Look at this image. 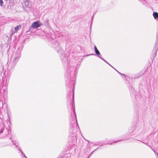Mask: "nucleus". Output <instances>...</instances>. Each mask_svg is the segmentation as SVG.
I'll use <instances>...</instances> for the list:
<instances>
[{
	"instance_id": "11",
	"label": "nucleus",
	"mask_w": 158,
	"mask_h": 158,
	"mask_svg": "<svg viewBox=\"0 0 158 158\" xmlns=\"http://www.w3.org/2000/svg\"><path fill=\"white\" fill-rule=\"evenodd\" d=\"M76 77V74H75V73H74V75H73V78H74V79H75V78Z\"/></svg>"
},
{
	"instance_id": "3",
	"label": "nucleus",
	"mask_w": 158,
	"mask_h": 158,
	"mask_svg": "<svg viewBox=\"0 0 158 158\" xmlns=\"http://www.w3.org/2000/svg\"><path fill=\"white\" fill-rule=\"evenodd\" d=\"M20 28V26H17L15 27V31H12V35H13Z\"/></svg>"
},
{
	"instance_id": "18",
	"label": "nucleus",
	"mask_w": 158,
	"mask_h": 158,
	"mask_svg": "<svg viewBox=\"0 0 158 158\" xmlns=\"http://www.w3.org/2000/svg\"><path fill=\"white\" fill-rule=\"evenodd\" d=\"M122 75H123L125 77H126V75H125L124 74H122Z\"/></svg>"
},
{
	"instance_id": "7",
	"label": "nucleus",
	"mask_w": 158,
	"mask_h": 158,
	"mask_svg": "<svg viewBox=\"0 0 158 158\" xmlns=\"http://www.w3.org/2000/svg\"><path fill=\"white\" fill-rule=\"evenodd\" d=\"M153 15L154 17V18L156 19L157 18H158V13L156 12H154L153 14Z\"/></svg>"
},
{
	"instance_id": "4",
	"label": "nucleus",
	"mask_w": 158,
	"mask_h": 158,
	"mask_svg": "<svg viewBox=\"0 0 158 158\" xmlns=\"http://www.w3.org/2000/svg\"><path fill=\"white\" fill-rule=\"evenodd\" d=\"M94 49H95V52L96 54L98 55V56H101L100 52H99V51L97 49L96 47V46H94Z\"/></svg>"
},
{
	"instance_id": "21",
	"label": "nucleus",
	"mask_w": 158,
	"mask_h": 158,
	"mask_svg": "<svg viewBox=\"0 0 158 158\" xmlns=\"http://www.w3.org/2000/svg\"><path fill=\"white\" fill-rule=\"evenodd\" d=\"M107 144H111V143H108Z\"/></svg>"
},
{
	"instance_id": "13",
	"label": "nucleus",
	"mask_w": 158,
	"mask_h": 158,
	"mask_svg": "<svg viewBox=\"0 0 158 158\" xmlns=\"http://www.w3.org/2000/svg\"><path fill=\"white\" fill-rule=\"evenodd\" d=\"M142 143H144L145 144H146V145H147L149 147H150L151 148H152V147L150 146L149 145H148L147 143H144L143 142H142Z\"/></svg>"
},
{
	"instance_id": "12",
	"label": "nucleus",
	"mask_w": 158,
	"mask_h": 158,
	"mask_svg": "<svg viewBox=\"0 0 158 158\" xmlns=\"http://www.w3.org/2000/svg\"><path fill=\"white\" fill-rule=\"evenodd\" d=\"M72 73V74H73V72H71V74H70V76H69V77H70V78H71V77H72V76H71V74Z\"/></svg>"
},
{
	"instance_id": "16",
	"label": "nucleus",
	"mask_w": 158,
	"mask_h": 158,
	"mask_svg": "<svg viewBox=\"0 0 158 158\" xmlns=\"http://www.w3.org/2000/svg\"><path fill=\"white\" fill-rule=\"evenodd\" d=\"M12 143H13V144L15 145L16 146V147H17V146L15 144V143H14V141H12Z\"/></svg>"
},
{
	"instance_id": "5",
	"label": "nucleus",
	"mask_w": 158,
	"mask_h": 158,
	"mask_svg": "<svg viewBox=\"0 0 158 158\" xmlns=\"http://www.w3.org/2000/svg\"><path fill=\"white\" fill-rule=\"evenodd\" d=\"M74 104H73V103L72 106H73V112L74 113L75 118L76 119V123H77V125L78 126V125L77 124V116H76V113H75V111L74 109H75V106H74Z\"/></svg>"
},
{
	"instance_id": "22",
	"label": "nucleus",
	"mask_w": 158,
	"mask_h": 158,
	"mask_svg": "<svg viewBox=\"0 0 158 158\" xmlns=\"http://www.w3.org/2000/svg\"><path fill=\"white\" fill-rule=\"evenodd\" d=\"M57 158H61V157L60 156H58Z\"/></svg>"
},
{
	"instance_id": "24",
	"label": "nucleus",
	"mask_w": 158,
	"mask_h": 158,
	"mask_svg": "<svg viewBox=\"0 0 158 158\" xmlns=\"http://www.w3.org/2000/svg\"><path fill=\"white\" fill-rule=\"evenodd\" d=\"M74 86H75V85H73V89H74Z\"/></svg>"
},
{
	"instance_id": "14",
	"label": "nucleus",
	"mask_w": 158,
	"mask_h": 158,
	"mask_svg": "<svg viewBox=\"0 0 158 158\" xmlns=\"http://www.w3.org/2000/svg\"><path fill=\"white\" fill-rule=\"evenodd\" d=\"M3 129H1V131H0V133H2L3 132Z\"/></svg>"
},
{
	"instance_id": "17",
	"label": "nucleus",
	"mask_w": 158,
	"mask_h": 158,
	"mask_svg": "<svg viewBox=\"0 0 158 158\" xmlns=\"http://www.w3.org/2000/svg\"><path fill=\"white\" fill-rule=\"evenodd\" d=\"M151 149H152V150L156 154V152L155 151V150L152 148H151Z\"/></svg>"
},
{
	"instance_id": "8",
	"label": "nucleus",
	"mask_w": 158,
	"mask_h": 158,
	"mask_svg": "<svg viewBox=\"0 0 158 158\" xmlns=\"http://www.w3.org/2000/svg\"><path fill=\"white\" fill-rule=\"evenodd\" d=\"M19 149V151L20 152H21V154H22V155H23V156L25 157L26 156H25V154L24 153H23L22 151H21L20 149H19H19Z\"/></svg>"
},
{
	"instance_id": "26",
	"label": "nucleus",
	"mask_w": 158,
	"mask_h": 158,
	"mask_svg": "<svg viewBox=\"0 0 158 158\" xmlns=\"http://www.w3.org/2000/svg\"><path fill=\"white\" fill-rule=\"evenodd\" d=\"M90 55H94V54H91Z\"/></svg>"
},
{
	"instance_id": "25",
	"label": "nucleus",
	"mask_w": 158,
	"mask_h": 158,
	"mask_svg": "<svg viewBox=\"0 0 158 158\" xmlns=\"http://www.w3.org/2000/svg\"><path fill=\"white\" fill-rule=\"evenodd\" d=\"M110 66H111L112 67H113V66H112L111 65H110V64H108Z\"/></svg>"
},
{
	"instance_id": "28",
	"label": "nucleus",
	"mask_w": 158,
	"mask_h": 158,
	"mask_svg": "<svg viewBox=\"0 0 158 158\" xmlns=\"http://www.w3.org/2000/svg\"><path fill=\"white\" fill-rule=\"evenodd\" d=\"M73 82L74 83H75V81H73Z\"/></svg>"
},
{
	"instance_id": "27",
	"label": "nucleus",
	"mask_w": 158,
	"mask_h": 158,
	"mask_svg": "<svg viewBox=\"0 0 158 158\" xmlns=\"http://www.w3.org/2000/svg\"><path fill=\"white\" fill-rule=\"evenodd\" d=\"M25 157V158H27V157L26 156Z\"/></svg>"
},
{
	"instance_id": "19",
	"label": "nucleus",
	"mask_w": 158,
	"mask_h": 158,
	"mask_svg": "<svg viewBox=\"0 0 158 158\" xmlns=\"http://www.w3.org/2000/svg\"><path fill=\"white\" fill-rule=\"evenodd\" d=\"M121 141V140H118V141ZM117 142H118V141H117ZM117 142V141H116V142H113V143H116ZM112 143H113V142Z\"/></svg>"
},
{
	"instance_id": "23",
	"label": "nucleus",
	"mask_w": 158,
	"mask_h": 158,
	"mask_svg": "<svg viewBox=\"0 0 158 158\" xmlns=\"http://www.w3.org/2000/svg\"><path fill=\"white\" fill-rule=\"evenodd\" d=\"M133 130H135L134 127H133Z\"/></svg>"
},
{
	"instance_id": "2",
	"label": "nucleus",
	"mask_w": 158,
	"mask_h": 158,
	"mask_svg": "<svg viewBox=\"0 0 158 158\" xmlns=\"http://www.w3.org/2000/svg\"><path fill=\"white\" fill-rule=\"evenodd\" d=\"M38 21H36L33 23L31 26V27L33 28H36L40 27V25L38 23Z\"/></svg>"
},
{
	"instance_id": "15",
	"label": "nucleus",
	"mask_w": 158,
	"mask_h": 158,
	"mask_svg": "<svg viewBox=\"0 0 158 158\" xmlns=\"http://www.w3.org/2000/svg\"><path fill=\"white\" fill-rule=\"evenodd\" d=\"M114 68V69L116 70V71H117V72H118L119 74H120V75H122V73H120L118 71H117V70H116V69H115Z\"/></svg>"
},
{
	"instance_id": "10",
	"label": "nucleus",
	"mask_w": 158,
	"mask_h": 158,
	"mask_svg": "<svg viewBox=\"0 0 158 158\" xmlns=\"http://www.w3.org/2000/svg\"><path fill=\"white\" fill-rule=\"evenodd\" d=\"M2 0H0V5L1 6H2Z\"/></svg>"
},
{
	"instance_id": "1",
	"label": "nucleus",
	"mask_w": 158,
	"mask_h": 158,
	"mask_svg": "<svg viewBox=\"0 0 158 158\" xmlns=\"http://www.w3.org/2000/svg\"><path fill=\"white\" fill-rule=\"evenodd\" d=\"M21 51L19 49L17 50L15 52V55L14 56L12 61V65L13 66H15L21 56Z\"/></svg>"
},
{
	"instance_id": "6",
	"label": "nucleus",
	"mask_w": 158,
	"mask_h": 158,
	"mask_svg": "<svg viewBox=\"0 0 158 158\" xmlns=\"http://www.w3.org/2000/svg\"><path fill=\"white\" fill-rule=\"evenodd\" d=\"M58 53L59 54H61L62 55L64 56V51L63 49L60 48L59 50H57Z\"/></svg>"
},
{
	"instance_id": "9",
	"label": "nucleus",
	"mask_w": 158,
	"mask_h": 158,
	"mask_svg": "<svg viewBox=\"0 0 158 158\" xmlns=\"http://www.w3.org/2000/svg\"><path fill=\"white\" fill-rule=\"evenodd\" d=\"M98 57L99 58H100L101 59H102V60H103V61H105L106 63H107L108 64V63H107V62L106 61V60H104L102 58L101 56H98Z\"/></svg>"
},
{
	"instance_id": "20",
	"label": "nucleus",
	"mask_w": 158,
	"mask_h": 158,
	"mask_svg": "<svg viewBox=\"0 0 158 158\" xmlns=\"http://www.w3.org/2000/svg\"><path fill=\"white\" fill-rule=\"evenodd\" d=\"M92 153L91 154H90L89 156H88V158H89V156H91V155L92 154Z\"/></svg>"
}]
</instances>
